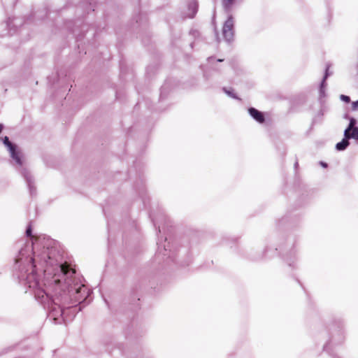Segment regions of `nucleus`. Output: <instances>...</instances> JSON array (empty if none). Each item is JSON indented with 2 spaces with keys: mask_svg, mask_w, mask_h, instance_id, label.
<instances>
[{
  "mask_svg": "<svg viewBox=\"0 0 358 358\" xmlns=\"http://www.w3.org/2000/svg\"><path fill=\"white\" fill-rule=\"evenodd\" d=\"M233 3V0H222V3L225 8H229Z\"/></svg>",
  "mask_w": 358,
  "mask_h": 358,
  "instance_id": "9d476101",
  "label": "nucleus"
},
{
  "mask_svg": "<svg viewBox=\"0 0 358 358\" xmlns=\"http://www.w3.org/2000/svg\"><path fill=\"white\" fill-rule=\"evenodd\" d=\"M248 112L250 115L258 122L263 123L264 122V117L262 112L254 108H250L248 109Z\"/></svg>",
  "mask_w": 358,
  "mask_h": 358,
  "instance_id": "39448f33",
  "label": "nucleus"
},
{
  "mask_svg": "<svg viewBox=\"0 0 358 358\" xmlns=\"http://www.w3.org/2000/svg\"><path fill=\"white\" fill-rule=\"evenodd\" d=\"M320 164L323 167H327V164L325 163L321 162Z\"/></svg>",
  "mask_w": 358,
  "mask_h": 358,
  "instance_id": "f3484780",
  "label": "nucleus"
},
{
  "mask_svg": "<svg viewBox=\"0 0 358 358\" xmlns=\"http://www.w3.org/2000/svg\"><path fill=\"white\" fill-rule=\"evenodd\" d=\"M189 13L187 16L189 17H193L197 10V3L194 0H192L188 5Z\"/></svg>",
  "mask_w": 358,
  "mask_h": 358,
  "instance_id": "423d86ee",
  "label": "nucleus"
},
{
  "mask_svg": "<svg viewBox=\"0 0 358 358\" xmlns=\"http://www.w3.org/2000/svg\"><path fill=\"white\" fill-rule=\"evenodd\" d=\"M61 271H62V273L64 275L67 274L68 272H69L68 266H66V265H62L61 266Z\"/></svg>",
  "mask_w": 358,
  "mask_h": 358,
  "instance_id": "9b49d317",
  "label": "nucleus"
},
{
  "mask_svg": "<svg viewBox=\"0 0 358 358\" xmlns=\"http://www.w3.org/2000/svg\"><path fill=\"white\" fill-rule=\"evenodd\" d=\"M72 273H75V271L74 270H72Z\"/></svg>",
  "mask_w": 358,
  "mask_h": 358,
  "instance_id": "6ab92c4d",
  "label": "nucleus"
},
{
  "mask_svg": "<svg viewBox=\"0 0 358 358\" xmlns=\"http://www.w3.org/2000/svg\"><path fill=\"white\" fill-rule=\"evenodd\" d=\"M329 66H327L326 68V72H325V75H324V80H323V82H322V84L324 83L325 79L328 77L329 76Z\"/></svg>",
  "mask_w": 358,
  "mask_h": 358,
  "instance_id": "2eb2a0df",
  "label": "nucleus"
},
{
  "mask_svg": "<svg viewBox=\"0 0 358 358\" xmlns=\"http://www.w3.org/2000/svg\"><path fill=\"white\" fill-rule=\"evenodd\" d=\"M341 99L347 103L350 102V99L348 96L343 95V94L341 95Z\"/></svg>",
  "mask_w": 358,
  "mask_h": 358,
  "instance_id": "f8f14e48",
  "label": "nucleus"
},
{
  "mask_svg": "<svg viewBox=\"0 0 358 358\" xmlns=\"http://www.w3.org/2000/svg\"><path fill=\"white\" fill-rule=\"evenodd\" d=\"M3 143L9 151L10 157L15 162L16 164L22 166L24 163L23 155L17 147L13 144L7 136L3 138Z\"/></svg>",
  "mask_w": 358,
  "mask_h": 358,
  "instance_id": "f257e3e1",
  "label": "nucleus"
},
{
  "mask_svg": "<svg viewBox=\"0 0 358 358\" xmlns=\"http://www.w3.org/2000/svg\"><path fill=\"white\" fill-rule=\"evenodd\" d=\"M3 125L2 124H0V133L1 132L2 129H3Z\"/></svg>",
  "mask_w": 358,
  "mask_h": 358,
  "instance_id": "a211bd4d",
  "label": "nucleus"
},
{
  "mask_svg": "<svg viewBox=\"0 0 358 358\" xmlns=\"http://www.w3.org/2000/svg\"><path fill=\"white\" fill-rule=\"evenodd\" d=\"M355 124H356V120L354 118H350V124L348 125V127H347V129L345 130L344 131V136L345 137H348V131H351L352 129H355V128H357L355 127Z\"/></svg>",
  "mask_w": 358,
  "mask_h": 358,
  "instance_id": "6e6552de",
  "label": "nucleus"
},
{
  "mask_svg": "<svg viewBox=\"0 0 358 358\" xmlns=\"http://www.w3.org/2000/svg\"><path fill=\"white\" fill-rule=\"evenodd\" d=\"M64 313V307H62L60 305L55 303L54 306L51 308V311L50 313V317L53 320L60 322L59 317L62 316Z\"/></svg>",
  "mask_w": 358,
  "mask_h": 358,
  "instance_id": "7ed1b4c3",
  "label": "nucleus"
},
{
  "mask_svg": "<svg viewBox=\"0 0 358 358\" xmlns=\"http://www.w3.org/2000/svg\"><path fill=\"white\" fill-rule=\"evenodd\" d=\"M76 301H83L87 298L88 293L87 291V288L85 287L84 285H82L79 287L76 288Z\"/></svg>",
  "mask_w": 358,
  "mask_h": 358,
  "instance_id": "20e7f679",
  "label": "nucleus"
},
{
  "mask_svg": "<svg viewBox=\"0 0 358 358\" xmlns=\"http://www.w3.org/2000/svg\"><path fill=\"white\" fill-rule=\"evenodd\" d=\"M224 92H225L227 95H229V96H231V97H233V98H236V96H235V94L233 93V92H232V91H231V90H227V89H224Z\"/></svg>",
  "mask_w": 358,
  "mask_h": 358,
  "instance_id": "ddd939ff",
  "label": "nucleus"
},
{
  "mask_svg": "<svg viewBox=\"0 0 358 358\" xmlns=\"http://www.w3.org/2000/svg\"><path fill=\"white\" fill-rule=\"evenodd\" d=\"M233 27H234L233 19L231 17H229V18L224 22V24L223 29H222L223 36L227 41H230L233 38V36H234Z\"/></svg>",
  "mask_w": 358,
  "mask_h": 358,
  "instance_id": "f03ea898",
  "label": "nucleus"
},
{
  "mask_svg": "<svg viewBox=\"0 0 358 358\" xmlns=\"http://www.w3.org/2000/svg\"><path fill=\"white\" fill-rule=\"evenodd\" d=\"M348 136L345 138H354L358 141V128H355L351 131H348Z\"/></svg>",
  "mask_w": 358,
  "mask_h": 358,
  "instance_id": "1a4fd4ad",
  "label": "nucleus"
},
{
  "mask_svg": "<svg viewBox=\"0 0 358 358\" xmlns=\"http://www.w3.org/2000/svg\"><path fill=\"white\" fill-rule=\"evenodd\" d=\"M349 138H343L341 142L336 145V148L338 150H344L349 145Z\"/></svg>",
  "mask_w": 358,
  "mask_h": 358,
  "instance_id": "0eeeda50",
  "label": "nucleus"
},
{
  "mask_svg": "<svg viewBox=\"0 0 358 358\" xmlns=\"http://www.w3.org/2000/svg\"><path fill=\"white\" fill-rule=\"evenodd\" d=\"M26 233H27V236H30V235H31V228H30V227H29V228L27 229Z\"/></svg>",
  "mask_w": 358,
  "mask_h": 358,
  "instance_id": "dca6fc26",
  "label": "nucleus"
},
{
  "mask_svg": "<svg viewBox=\"0 0 358 358\" xmlns=\"http://www.w3.org/2000/svg\"><path fill=\"white\" fill-rule=\"evenodd\" d=\"M352 109L353 110H358V100L356 101L352 102Z\"/></svg>",
  "mask_w": 358,
  "mask_h": 358,
  "instance_id": "4468645a",
  "label": "nucleus"
}]
</instances>
